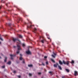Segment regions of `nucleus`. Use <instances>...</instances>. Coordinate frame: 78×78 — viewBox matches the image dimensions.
<instances>
[{"mask_svg":"<svg viewBox=\"0 0 78 78\" xmlns=\"http://www.w3.org/2000/svg\"><path fill=\"white\" fill-rule=\"evenodd\" d=\"M20 59L21 61H23V64H25V61L24 60V59H23V58H22V56H23V55L22 54H20Z\"/></svg>","mask_w":78,"mask_h":78,"instance_id":"1","label":"nucleus"},{"mask_svg":"<svg viewBox=\"0 0 78 78\" xmlns=\"http://www.w3.org/2000/svg\"><path fill=\"white\" fill-rule=\"evenodd\" d=\"M57 66H58V68L59 69H60V70H62V68H61V67L58 65V63H56V64L54 65V67H57Z\"/></svg>","mask_w":78,"mask_h":78,"instance_id":"2","label":"nucleus"},{"mask_svg":"<svg viewBox=\"0 0 78 78\" xmlns=\"http://www.w3.org/2000/svg\"><path fill=\"white\" fill-rule=\"evenodd\" d=\"M13 42H16H16H19V44H20V43H21V42H20V41L17 39H13Z\"/></svg>","mask_w":78,"mask_h":78,"instance_id":"3","label":"nucleus"},{"mask_svg":"<svg viewBox=\"0 0 78 78\" xmlns=\"http://www.w3.org/2000/svg\"><path fill=\"white\" fill-rule=\"evenodd\" d=\"M63 63L64 64H67V65H69V62L67 61L66 62H65L64 61H63Z\"/></svg>","mask_w":78,"mask_h":78,"instance_id":"4","label":"nucleus"},{"mask_svg":"<svg viewBox=\"0 0 78 78\" xmlns=\"http://www.w3.org/2000/svg\"><path fill=\"white\" fill-rule=\"evenodd\" d=\"M17 47H18V50H22V49H21V48H20V45L17 44Z\"/></svg>","mask_w":78,"mask_h":78,"instance_id":"5","label":"nucleus"},{"mask_svg":"<svg viewBox=\"0 0 78 78\" xmlns=\"http://www.w3.org/2000/svg\"><path fill=\"white\" fill-rule=\"evenodd\" d=\"M34 25H30V26H27V28H33V27H34Z\"/></svg>","mask_w":78,"mask_h":78,"instance_id":"6","label":"nucleus"},{"mask_svg":"<svg viewBox=\"0 0 78 78\" xmlns=\"http://www.w3.org/2000/svg\"><path fill=\"white\" fill-rule=\"evenodd\" d=\"M26 53H27V54H28V55H30V54H31V52H30V51L29 50H28L26 51Z\"/></svg>","mask_w":78,"mask_h":78,"instance_id":"7","label":"nucleus"},{"mask_svg":"<svg viewBox=\"0 0 78 78\" xmlns=\"http://www.w3.org/2000/svg\"><path fill=\"white\" fill-rule=\"evenodd\" d=\"M53 53L54 54V55H51L53 57V58H55V56H56V54L54 53V52H53Z\"/></svg>","mask_w":78,"mask_h":78,"instance_id":"8","label":"nucleus"},{"mask_svg":"<svg viewBox=\"0 0 78 78\" xmlns=\"http://www.w3.org/2000/svg\"><path fill=\"white\" fill-rule=\"evenodd\" d=\"M36 31H37V29L36 28H34L33 31L34 33L36 34Z\"/></svg>","mask_w":78,"mask_h":78,"instance_id":"9","label":"nucleus"},{"mask_svg":"<svg viewBox=\"0 0 78 78\" xmlns=\"http://www.w3.org/2000/svg\"><path fill=\"white\" fill-rule=\"evenodd\" d=\"M10 56L11 57V59H13V58H12V57H14V56H15V55H10Z\"/></svg>","mask_w":78,"mask_h":78,"instance_id":"10","label":"nucleus"},{"mask_svg":"<svg viewBox=\"0 0 78 78\" xmlns=\"http://www.w3.org/2000/svg\"><path fill=\"white\" fill-rule=\"evenodd\" d=\"M78 73V72L76 71H75L74 72V75L75 76H76L77 75V74Z\"/></svg>","mask_w":78,"mask_h":78,"instance_id":"11","label":"nucleus"},{"mask_svg":"<svg viewBox=\"0 0 78 78\" xmlns=\"http://www.w3.org/2000/svg\"><path fill=\"white\" fill-rule=\"evenodd\" d=\"M6 25H8L9 27L11 26V23H6Z\"/></svg>","mask_w":78,"mask_h":78,"instance_id":"12","label":"nucleus"},{"mask_svg":"<svg viewBox=\"0 0 78 78\" xmlns=\"http://www.w3.org/2000/svg\"><path fill=\"white\" fill-rule=\"evenodd\" d=\"M19 37L20 38H21V39H22V37H23L22 36L20 35H19Z\"/></svg>","mask_w":78,"mask_h":78,"instance_id":"13","label":"nucleus"},{"mask_svg":"<svg viewBox=\"0 0 78 78\" xmlns=\"http://www.w3.org/2000/svg\"><path fill=\"white\" fill-rule=\"evenodd\" d=\"M59 63L60 64H61V65H62V62H61V61L60 60L59 61Z\"/></svg>","mask_w":78,"mask_h":78,"instance_id":"14","label":"nucleus"},{"mask_svg":"<svg viewBox=\"0 0 78 78\" xmlns=\"http://www.w3.org/2000/svg\"><path fill=\"white\" fill-rule=\"evenodd\" d=\"M28 67H31L33 66V65H28Z\"/></svg>","mask_w":78,"mask_h":78,"instance_id":"15","label":"nucleus"},{"mask_svg":"<svg viewBox=\"0 0 78 78\" xmlns=\"http://www.w3.org/2000/svg\"><path fill=\"white\" fill-rule=\"evenodd\" d=\"M22 19L20 17L18 18V20H22Z\"/></svg>","mask_w":78,"mask_h":78,"instance_id":"16","label":"nucleus"},{"mask_svg":"<svg viewBox=\"0 0 78 78\" xmlns=\"http://www.w3.org/2000/svg\"><path fill=\"white\" fill-rule=\"evenodd\" d=\"M22 45L23 47H24L25 46V44L24 43H23L22 44Z\"/></svg>","mask_w":78,"mask_h":78,"instance_id":"17","label":"nucleus"},{"mask_svg":"<svg viewBox=\"0 0 78 78\" xmlns=\"http://www.w3.org/2000/svg\"><path fill=\"white\" fill-rule=\"evenodd\" d=\"M6 59H7V57H5V59L4 60V61L5 62H6Z\"/></svg>","mask_w":78,"mask_h":78,"instance_id":"18","label":"nucleus"},{"mask_svg":"<svg viewBox=\"0 0 78 78\" xmlns=\"http://www.w3.org/2000/svg\"><path fill=\"white\" fill-rule=\"evenodd\" d=\"M66 72H69V70L67 69H66Z\"/></svg>","mask_w":78,"mask_h":78,"instance_id":"19","label":"nucleus"},{"mask_svg":"<svg viewBox=\"0 0 78 78\" xmlns=\"http://www.w3.org/2000/svg\"><path fill=\"white\" fill-rule=\"evenodd\" d=\"M11 61H9V62L7 63V64H11Z\"/></svg>","mask_w":78,"mask_h":78,"instance_id":"20","label":"nucleus"},{"mask_svg":"<svg viewBox=\"0 0 78 78\" xmlns=\"http://www.w3.org/2000/svg\"><path fill=\"white\" fill-rule=\"evenodd\" d=\"M51 61H52V62H55V60H53V59H51Z\"/></svg>","mask_w":78,"mask_h":78,"instance_id":"21","label":"nucleus"},{"mask_svg":"<svg viewBox=\"0 0 78 78\" xmlns=\"http://www.w3.org/2000/svg\"><path fill=\"white\" fill-rule=\"evenodd\" d=\"M19 52H20L18 50L16 52L17 54H19Z\"/></svg>","mask_w":78,"mask_h":78,"instance_id":"22","label":"nucleus"},{"mask_svg":"<svg viewBox=\"0 0 78 78\" xmlns=\"http://www.w3.org/2000/svg\"><path fill=\"white\" fill-rule=\"evenodd\" d=\"M74 61L72 60V62H71V63H73V64L74 63Z\"/></svg>","mask_w":78,"mask_h":78,"instance_id":"23","label":"nucleus"},{"mask_svg":"<svg viewBox=\"0 0 78 78\" xmlns=\"http://www.w3.org/2000/svg\"><path fill=\"white\" fill-rule=\"evenodd\" d=\"M17 10L19 11H21V9H20L18 8Z\"/></svg>","mask_w":78,"mask_h":78,"instance_id":"24","label":"nucleus"},{"mask_svg":"<svg viewBox=\"0 0 78 78\" xmlns=\"http://www.w3.org/2000/svg\"><path fill=\"white\" fill-rule=\"evenodd\" d=\"M44 40H41V42H42V43H44Z\"/></svg>","mask_w":78,"mask_h":78,"instance_id":"25","label":"nucleus"},{"mask_svg":"<svg viewBox=\"0 0 78 78\" xmlns=\"http://www.w3.org/2000/svg\"><path fill=\"white\" fill-rule=\"evenodd\" d=\"M13 73H16V70H14V71H13Z\"/></svg>","mask_w":78,"mask_h":78,"instance_id":"26","label":"nucleus"},{"mask_svg":"<svg viewBox=\"0 0 78 78\" xmlns=\"http://www.w3.org/2000/svg\"><path fill=\"white\" fill-rule=\"evenodd\" d=\"M10 28L11 29V30H13V29L12 27H10Z\"/></svg>","mask_w":78,"mask_h":78,"instance_id":"27","label":"nucleus"},{"mask_svg":"<svg viewBox=\"0 0 78 78\" xmlns=\"http://www.w3.org/2000/svg\"><path fill=\"white\" fill-rule=\"evenodd\" d=\"M12 39H17V38H16L13 37H12Z\"/></svg>","mask_w":78,"mask_h":78,"instance_id":"28","label":"nucleus"},{"mask_svg":"<svg viewBox=\"0 0 78 78\" xmlns=\"http://www.w3.org/2000/svg\"><path fill=\"white\" fill-rule=\"evenodd\" d=\"M44 58H45V59H47V56H44Z\"/></svg>","mask_w":78,"mask_h":78,"instance_id":"29","label":"nucleus"},{"mask_svg":"<svg viewBox=\"0 0 78 78\" xmlns=\"http://www.w3.org/2000/svg\"><path fill=\"white\" fill-rule=\"evenodd\" d=\"M0 39H3L2 37H1V35L0 34Z\"/></svg>","mask_w":78,"mask_h":78,"instance_id":"30","label":"nucleus"},{"mask_svg":"<svg viewBox=\"0 0 78 78\" xmlns=\"http://www.w3.org/2000/svg\"><path fill=\"white\" fill-rule=\"evenodd\" d=\"M29 75V76H31V75H32V74L30 73Z\"/></svg>","mask_w":78,"mask_h":78,"instance_id":"31","label":"nucleus"},{"mask_svg":"<svg viewBox=\"0 0 78 78\" xmlns=\"http://www.w3.org/2000/svg\"><path fill=\"white\" fill-rule=\"evenodd\" d=\"M18 78H20V77H21V76H18Z\"/></svg>","mask_w":78,"mask_h":78,"instance_id":"32","label":"nucleus"},{"mask_svg":"<svg viewBox=\"0 0 78 78\" xmlns=\"http://www.w3.org/2000/svg\"><path fill=\"white\" fill-rule=\"evenodd\" d=\"M2 68H5V66H2Z\"/></svg>","mask_w":78,"mask_h":78,"instance_id":"33","label":"nucleus"},{"mask_svg":"<svg viewBox=\"0 0 78 78\" xmlns=\"http://www.w3.org/2000/svg\"><path fill=\"white\" fill-rule=\"evenodd\" d=\"M48 38V39H50V38L49 37H47Z\"/></svg>","mask_w":78,"mask_h":78,"instance_id":"34","label":"nucleus"},{"mask_svg":"<svg viewBox=\"0 0 78 78\" xmlns=\"http://www.w3.org/2000/svg\"><path fill=\"white\" fill-rule=\"evenodd\" d=\"M38 75H41V73H38Z\"/></svg>","mask_w":78,"mask_h":78,"instance_id":"35","label":"nucleus"},{"mask_svg":"<svg viewBox=\"0 0 78 78\" xmlns=\"http://www.w3.org/2000/svg\"><path fill=\"white\" fill-rule=\"evenodd\" d=\"M49 73H51H51H52V72H49Z\"/></svg>","mask_w":78,"mask_h":78,"instance_id":"36","label":"nucleus"},{"mask_svg":"<svg viewBox=\"0 0 78 78\" xmlns=\"http://www.w3.org/2000/svg\"><path fill=\"white\" fill-rule=\"evenodd\" d=\"M29 22H30V23H31V24H32V22H30V21H28Z\"/></svg>","mask_w":78,"mask_h":78,"instance_id":"37","label":"nucleus"},{"mask_svg":"<svg viewBox=\"0 0 78 78\" xmlns=\"http://www.w3.org/2000/svg\"><path fill=\"white\" fill-rule=\"evenodd\" d=\"M46 64H48V62H46Z\"/></svg>","mask_w":78,"mask_h":78,"instance_id":"38","label":"nucleus"},{"mask_svg":"<svg viewBox=\"0 0 78 78\" xmlns=\"http://www.w3.org/2000/svg\"><path fill=\"white\" fill-rule=\"evenodd\" d=\"M3 0H1V2H2V3H3Z\"/></svg>","mask_w":78,"mask_h":78,"instance_id":"39","label":"nucleus"},{"mask_svg":"<svg viewBox=\"0 0 78 78\" xmlns=\"http://www.w3.org/2000/svg\"><path fill=\"white\" fill-rule=\"evenodd\" d=\"M42 64L43 66H44V64L43 63H42Z\"/></svg>","mask_w":78,"mask_h":78,"instance_id":"40","label":"nucleus"},{"mask_svg":"<svg viewBox=\"0 0 78 78\" xmlns=\"http://www.w3.org/2000/svg\"><path fill=\"white\" fill-rule=\"evenodd\" d=\"M6 5L7 6V5H8V4H6Z\"/></svg>","mask_w":78,"mask_h":78,"instance_id":"41","label":"nucleus"},{"mask_svg":"<svg viewBox=\"0 0 78 78\" xmlns=\"http://www.w3.org/2000/svg\"><path fill=\"white\" fill-rule=\"evenodd\" d=\"M1 8H2V7L0 6V9H1Z\"/></svg>","mask_w":78,"mask_h":78,"instance_id":"42","label":"nucleus"},{"mask_svg":"<svg viewBox=\"0 0 78 78\" xmlns=\"http://www.w3.org/2000/svg\"><path fill=\"white\" fill-rule=\"evenodd\" d=\"M6 17L7 18H8V16H6Z\"/></svg>","mask_w":78,"mask_h":78,"instance_id":"43","label":"nucleus"},{"mask_svg":"<svg viewBox=\"0 0 78 78\" xmlns=\"http://www.w3.org/2000/svg\"><path fill=\"white\" fill-rule=\"evenodd\" d=\"M7 36V35H6L5 36V37H6Z\"/></svg>","mask_w":78,"mask_h":78,"instance_id":"44","label":"nucleus"},{"mask_svg":"<svg viewBox=\"0 0 78 78\" xmlns=\"http://www.w3.org/2000/svg\"><path fill=\"white\" fill-rule=\"evenodd\" d=\"M13 26V27H14V24H13V25H12Z\"/></svg>","mask_w":78,"mask_h":78,"instance_id":"45","label":"nucleus"},{"mask_svg":"<svg viewBox=\"0 0 78 78\" xmlns=\"http://www.w3.org/2000/svg\"><path fill=\"white\" fill-rule=\"evenodd\" d=\"M1 41H3V39H1Z\"/></svg>","mask_w":78,"mask_h":78,"instance_id":"46","label":"nucleus"},{"mask_svg":"<svg viewBox=\"0 0 78 78\" xmlns=\"http://www.w3.org/2000/svg\"><path fill=\"white\" fill-rule=\"evenodd\" d=\"M1 57L0 56V58L1 59Z\"/></svg>","mask_w":78,"mask_h":78,"instance_id":"47","label":"nucleus"},{"mask_svg":"<svg viewBox=\"0 0 78 78\" xmlns=\"http://www.w3.org/2000/svg\"><path fill=\"white\" fill-rule=\"evenodd\" d=\"M14 48H15V47H16V46H14Z\"/></svg>","mask_w":78,"mask_h":78,"instance_id":"48","label":"nucleus"},{"mask_svg":"<svg viewBox=\"0 0 78 78\" xmlns=\"http://www.w3.org/2000/svg\"><path fill=\"white\" fill-rule=\"evenodd\" d=\"M1 44V42H0V44Z\"/></svg>","mask_w":78,"mask_h":78,"instance_id":"49","label":"nucleus"},{"mask_svg":"<svg viewBox=\"0 0 78 78\" xmlns=\"http://www.w3.org/2000/svg\"><path fill=\"white\" fill-rule=\"evenodd\" d=\"M17 22H18V23H19V22L18 21H17Z\"/></svg>","mask_w":78,"mask_h":78,"instance_id":"50","label":"nucleus"},{"mask_svg":"<svg viewBox=\"0 0 78 78\" xmlns=\"http://www.w3.org/2000/svg\"><path fill=\"white\" fill-rule=\"evenodd\" d=\"M26 23H25V24H26Z\"/></svg>","mask_w":78,"mask_h":78,"instance_id":"51","label":"nucleus"},{"mask_svg":"<svg viewBox=\"0 0 78 78\" xmlns=\"http://www.w3.org/2000/svg\"><path fill=\"white\" fill-rule=\"evenodd\" d=\"M5 13H6V12H5Z\"/></svg>","mask_w":78,"mask_h":78,"instance_id":"52","label":"nucleus"},{"mask_svg":"<svg viewBox=\"0 0 78 78\" xmlns=\"http://www.w3.org/2000/svg\"><path fill=\"white\" fill-rule=\"evenodd\" d=\"M40 38H41V36L40 37Z\"/></svg>","mask_w":78,"mask_h":78,"instance_id":"53","label":"nucleus"},{"mask_svg":"<svg viewBox=\"0 0 78 78\" xmlns=\"http://www.w3.org/2000/svg\"><path fill=\"white\" fill-rule=\"evenodd\" d=\"M43 38H44V37H43Z\"/></svg>","mask_w":78,"mask_h":78,"instance_id":"54","label":"nucleus"},{"mask_svg":"<svg viewBox=\"0 0 78 78\" xmlns=\"http://www.w3.org/2000/svg\"><path fill=\"white\" fill-rule=\"evenodd\" d=\"M15 15H17V14H15Z\"/></svg>","mask_w":78,"mask_h":78,"instance_id":"55","label":"nucleus"},{"mask_svg":"<svg viewBox=\"0 0 78 78\" xmlns=\"http://www.w3.org/2000/svg\"><path fill=\"white\" fill-rule=\"evenodd\" d=\"M1 55H2V54H1Z\"/></svg>","mask_w":78,"mask_h":78,"instance_id":"56","label":"nucleus"}]
</instances>
